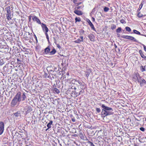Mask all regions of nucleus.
<instances>
[{"label":"nucleus","instance_id":"nucleus-53","mask_svg":"<svg viewBox=\"0 0 146 146\" xmlns=\"http://www.w3.org/2000/svg\"><path fill=\"white\" fill-rule=\"evenodd\" d=\"M102 1H104V0H107V1H109V0H101Z\"/></svg>","mask_w":146,"mask_h":146},{"label":"nucleus","instance_id":"nucleus-23","mask_svg":"<svg viewBox=\"0 0 146 146\" xmlns=\"http://www.w3.org/2000/svg\"><path fill=\"white\" fill-rule=\"evenodd\" d=\"M53 90L54 92H55L57 94H58L60 93V91L59 90L56 88H53Z\"/></svg>","mask_w":146,"mask_h":146},{"label":"nucleus","instance_id":"nucleus-27","mask_svg":"<svg viewBox=\"0 0 146 146\" xmlns=\"http://www.w3.org/2000/svg\"><path fill=\"white\" fill-rule=\"evenodd\" d=\"M143 5V4L142 3H141L139 5V7L137 9V11H140Z\"/></svg>","mask_w":146,"mask_h":146},{"label":"nucleus","instance_id":"nucleus-29","mask_svg":"<svg viewBox=\"0 0 146 146\" xmlns=\"http://www.w3.org/2000/svg\"><path fill=\"white\" fill-rule=\"evenodd\" d=\"M91 28L94 31H96V29L94 27V25L92 24V23L91 25H90Z\"/></svg>","mask_w":146,"mask_h":146},{"label":"nucleus","instance_id":"nucleus-4","mask_svg":"<svg viewBox=\"0 0 146 146\" xmlns=\"http://www.w3.org/2000/svg\"><path fill=\"white\" fill-rule=\"evenodd\" d=\"M5 9L7 11L6 15L7 19L9 21L10 20H11V19H12L11 15L12 10L9 7L6 8Z\"/></svg>","mask_w":146,"mask_h":146},{"label":"nucleus","instance_id":"nucleus-17","mask_svg":"<svg viewBox=\"0 0 146 146\" xmlns=\"http://www.w3.org/2000/svg\"><path fill=\"white\" fill-rule=\"evenodd\" d=\"M133 32L135 34H137V35H140L142 36H146L145 35H142V34L141 35V34L140 33V32H139V31H137L136 30L134 29L133 30Z\"/></svg>","mask_w":146,"mask_h":146},{"label":"nucleus","instance_id":"nucleus-44","mask_svg":"<svg viewBox=\"0 0 146 146\" xmlns=\"http://www.w3.org/2000/svg\"><path fill=\"white\" fill-rule=\"evenodd\" d=\"M80 32L82 34H83L84 33V30H81V31H80Z\"/></svg>","mask_w":146,"mask_h":146},{"label":"nucleus","instance_id":"nucleus-16","mask_svg":"<svg viewBox=\"0 0 146 146\" xmlns=\"http://www.w3.org/2000/svg\"><path fill=\"white\" fill-rule=\"evenodd\" d=\"M74 12L75 14L78 15H81L83 14V13L81 11H78L77 10H75Z\"/></svg>","mask_w":146,"mask_h":146},{"label":"nucleus","instance_id":"nucleus-35","mask_svg":"<svg viewBox=\"0 0 146 146\" xmlns=\"http://www.w3.org/2000/svg\"><path fill=\"white\" fill-rule=\"evenodd\" d=\"M88 143L89 144L90 146H95L94 145L92 142L89 141L88 142Z\"/></svg>","mask_w":146,"mask_h":146},{"label":"nucleus","instance_id":"nucleus-12","mask_svg":"<svg viewBox=\"0 0 146 146\" xmlns=\"http://www.w3.org/2000/svg\"><path fill=\"white\" fill-rule=\"evenodd\" d=\"M18 102H19L17 100L14 98L11 102V106L14 107L16 105Z\"/></svg>","mask_w":146,"mask_h":146},{"label":"nucleus","instance_id":"nucleus-15","mask_svg":"<svg viewBox=\"0 0 146 146\" xmlns=\"http://www.w3.org/2000/svg\"><path fill=\"white\" fill-rule=\"evenodd\" d=\"M139 53L140 54V56H141V57L143 59H144L146 61V56H145L143 52H142V51L141 50H139Z\"/></svg>","mask_w":146,"mask_h":146},{"label":"nucleus","instance_id":"nucleus-25","mask_svg":"<svg viewBox=\"0 0 146 146\" xmlns=\"http://www.w3.org/2000/svg\"><path fill=\"white\" fill-rule=\"evenodd\" d=\"M14 5H15V4L14 3H12L11 5H10V6H9V7L10 8V9L12 10L14 9Z\"/></svg>","mask_w":146,"mask_h":146},{"label":"nucleus","instance_id":"nucleus-34","mask_svg":"<svg viewBox=\"0 0 146 146\" xmlns=\"http://www.w3.org/2000/svg\"><path fill=\"white\" fill-rule=\"evenodd\" d=\"M25 93H23V94L22 95V101H24L25 100V99L26 98V96L25 94Z\"/></svg>","mask_w":146,"mask_h":146},{"label":"nucleus","instance_id":"nucleus-11","mask_svg":"<svg viewBox=\"0 0 146 146\" xmlns=\"http://www.w3.org/2000/svg\"><path fill=\"white\" fill-rule=\"evenodd\" d=\"M32 19L34 21L36 22L37 23L41 25L42 23L39 19L37 17L35 16H34L33 17Z\"/></svg>","mask_w":146,"mask_h":146},{"label":"nucleus","instance_id":"nucleus-1","mask_svg":"<svg viewBox=\"0 0 146 146\" xmlns=\"http://www.w3.org/2000/svg\"><path fill=\"white\" fill-rule=\"evenodd\" d=\"M102 107L103 108L102 110V113H101V115L102 117H105L108 115L113 114V113L112 112L113 109L111 108L106 106L104 104L102 105Z\"/></svg>","mask_w":146,"mask_h":146},{"label":"nucleus","instance_id":"nucleus-54","mask_svg":"<svg viewBox=\"0 0 146 146\" xmlns=\"http://www.w3.org/2000/svg\"><path fill=\"white\" fill-rule=\"evenodd\" d=\"M48 129H48V128L47 129H46V131H47V130H48Z\"/></svg>","mask_w":146,"mask_h":146},{"label":"nucleus","instance_id":"nucleus-24","mask_svg":"<svg viewBox=\"0 0 146 146\" xmlns=\"http://www.w3.org/2000/svg\"><path fill=\"white\" fill-rule=\"evenodd\" d=\"M121 31V27H118L116 30V32L117 33H119Z\"/></svg>","mask_w":146,"mask_h":146},{"label":"nucleus","instance_id":"nucleus-40","mask_svg":"<svg viewBox=\"0 0 146 146\" xmlns=\"http://www.w3.org/2000/svg\"><path fill=\"white\" fill-rule=\"evenodd\" d=\"M32 17V15H30L29 16V22H31V19Z\"/></svg>","mask_w":146,"mask_h":146},{"label":"nucleus","instance_id":"nucleus-36","mask_svg":"<svg viewBox=\"0 0 146 146\" xmlns=\"http://www.w3.org/2000/svg\"><path fill=\"white\" fill-rule=\"evenodd\" d=\"M116 28V26L115 25H112L111 27V29L112 30H114Z\"/></svg>","mask_w":146,"mask_h":146},{"label":"nucleus","instance_id":"nucleus-52","mask_svg":"<svg viewBox=\"0 0 146 146\" xmlns=\"http://www.w3.org/2000/svg\"><path fill=\"white\" fill-rule=\"evenodd\" d=\"M92 19H93V20L94 21V17H92Z\"/></svg>","mask_w":146,"mask_h":146},{"label":"nucleus","instance_id":"nucleus-21","mask_svg":"<svg viewBox=\"0 0 146 146\" xmlns=\"http://www.w3.org/2000/svg\"><path fill=\"white\" fill-rule=\"evenodd\" d=\"M145 67V66H143L141 65L140 66V70H141L142 72H145V71H146Z\"/></svg>","mask_w":146,"mask_h":146},{"label":"nucleus","instance_id":"nucleus-3","mask_svg":"<svg viewBox=\"0 0 146 146\" xmlns=\"http://www.w3.org/2000/svg\"><path fill=\"white\" fill-rule=\"evenodd\" d=\"M78 80H76L75 79H73L70 82V84H71V88L72 89L76 90L77 89L75 85L76 86H78L77 82L78 83Z\"/></svg>","mask_w":146,"mask_h":146},{"label":"nucleus","instance_id":"nucleus-5","mask_svg":"<svg viewBox=\"0 0 146 146\" xmlns=\"http://www.w3.org/2000/svg\"><path fill=\"white\" fill-rule=\"evenodd\" d=\"M78 83L79 84L78 87L80 86V88L83 90H84L87 88L86 84L83 82H81L79 80L78 81Z\"/></svg>","mask_w":146,"mask_h":146},{"label":"nucleus","instance_id":"nucleus-10","mask_svg":"<svg viewBox=\"0 0 146 146\" xmlns=\"http://www.w3.org/2000/svg\"><path fill=\"white\" fill-rule=\"evenodd\" d=\"M4 123L2 121H0V135L3 132L4 129Z\"/></svg>","mask_w":146,"mask_h":146},{"label":"nucleus","instance_id":"nucleus-42","mask_svg":"<svg viewBox=\"0 0 146 146\" xmlns=\"http://www.w3.org/2000/svg\"><path fill=\"white\" fill-rule=\"evenodd\" d=\"M140 130L143 131H145V129L143 127H141L140 128Z\"/></svg>","mask_w":146,"mask_h":146},{"label":"nucleus","instance_id":"nucleus-20","mask_svg":"<svg viewBox=\"0 0 146 146\" xmlns=\"http://www.w3.org/2000/svg\"><path fill=\"white\" fill-rule=\"evenodd\" d=\"M56 50L55 49V48H53L52 50H51L50 52V53H49V54L50 55H53L56 53Z\"/></svg>","mask_w":146,"mask_h":146},{"label":"nucleus","instance_id":"nucleus-46","mask_svg":"<svg viewBox=\"0 0 146 146\" xmlns=\"http://www.w3.org/2000/svg\"><path fill=\"white\" fill-rule=\"evenodd\" d=\"M57 47L59 49H60L61 48V46H60V45L59 44H58L57 45Z\"/></svg>","mask_w":146,"mask_h":146},{"label":"nucleus","instance_id":"nucleus-30","mask_svg":"<svg viewBox=\"0 0 146 146\" xmlns=\"http://www.w3.org/2000/svg\"><path fill=\"white\" fill-rule=\"evenodd\" d=\"M84 6L83 5L82 6H78L77 7H75V10H78L80 9H82L83 8Z\"/></svg>","mask_w":146,"mask_h":146},{"label":"nucleus","instance_id":"nucleus-6","mask_svg":"<svg viewBox=\"0 0 146 146\" xmlns=\"http://www.w3.org/2000/svg\"><path fill=\"white\" fill-rule=\"evenodd\" d=\"M140 76L138 73H134L132 76V80L135 82H136L137 81Z\"/></svg>","mask_w":146,"mask_h":146},{"label":"nucleus","instance_id":"nucleus-9","mask_svg":"<svg viewBox=\"0 0 146 146\" xmlns=\"http://www.w3.org/2000/svg\"><path fill=\"white\" fill-rule=\"evenodd\" d=\"M21 92H19L17 93L14 98L17 100L19 102H20L21 101Z\"/></svg>","mask_w":146,"mask_h":146},{"label":"nucleus","instance_id":"nucleus-32","mask_svg":"<svg viewBox=\"0 0 146 146\" xmlns=\"http://www.w3.org/2000/svg\"><path fill=\"white\" fill-rule=\"evenodd\" d=\"M120 22L122 24L125 23H126L124 19H121L120 20Z\"/></svg>","mask_w":146,"mask_h":146},{"label":"nucleus","instance_id":"nucleus-51","mask_svg":"<svg viewBox=\"0 0 146 146\" xmlns=\"http://www.w3.org/2000/svg\"><path fill=\"white\" fill-rule=\"evenodd\" d=\"M76 136H77V135L76 134H75L74 135V136H75V137H76Z\"/></svg>","mask_w":146,"mask_h":146},{"label":"nucleus","instance_id":"nucleus-39","mask_svg":"<svg viewBox=\"0 0 146 146\" xmlns=\"http://www.w3.org/2000/svg\"><path fill=\"white\" fill-rule=\"evenodd\" d=\"M87 22L88 23V24H89V25L92 24V22H91V21H90V20L89 19H88L87 20Z\"/></svg>","mask_w":146,"mask_h":146},{"label":"nucleus","instance_id":"nucleus-14","mask_svg":"<svg viewBox=\"0 0 146 146\" xmlns=\"http://www.w3.org/2000/svg\"><path fill=\"white\" fill-rule=\"evenodd\" d=\"M80 38L81 39H78L76 40H75L74 42L77 43H80L81 42H83V36H80Z\"/></svg>","mask_w":146,"mask_h":146},{"label":"nucleus","instance_id":"nucleus-28","mask_svg":"<svg viewBox=\"0 0 146 146\" xmlns=\"http://www.w3.org/2000/svg\"><path fill=\"white\" fill-rule=\"evenodd\" d=\"M125 29L128 32H131V28L129 27H125Z\"/></svg>","mask_w":146,"mask_h":146},{"label":"nucleus","instance_id":"nucleus-37","mask_svg":"<svg viewBox=\"0 0 146 146\" xmlns=\"http://www.w3.org/2000/svg\"><path fill=\"white\" fill-rule=\"evenodd\" d=\"M96 110L97 111V112L98 113H100L101 111V109L100 108H96Z\"/></svg>","mask_w":146,"mask_h":146},{"label":"nucleus","instance_id":"nucleus-45","mask_svg":"<svg viewBox=\"0 0 146 146\" xmlns=\"http://www.w3.org/2000/svg\"><path fill=\"white\" fill-rule=\"evenodd\" d=\"M82 3V2H78V3H77L75 5L76 6H78V5H79L81 4Z\"/></svg>","mask_w":146,"mask_h":146},{"label":"nucleus","instance_id":"nucleus-41","mask_svg":"<svg viewBox=\"0 0 146 146\" xmlns=\"http://www.w3.org/2000/svg\"><path fill=\"white\" fill-rule=\"evenodd\" d=\"M143 49L146 52V46L144 45V44H143Z\"/></svg>","mask_w":146,"mask_h":146},{"label":"nucleus","instance_id":"nucleus-31","mask_svg":"<svg viewBox=\"0 0 146 146\" xmlns=\"http://www.w3.org/2000/svg\"><path fill=\"white\" fill-rule=\"evenodd\" d=\"M137 16L139 17V18H140V17H142L143 15V14H141V12H139L138 13V14H137Z\"/></svg>","mask_w":146,"mask_h":146},{"label":"nucleus","instance_id":"nucleus-48","mask_svg":"<svg viewBox=\"0 0 146 146\" xmlns=\"http://www.w3.org/2000/svg\"><path fill=\"white\" fill-rule=\"evenodd\" d=\"M35 39L36 40V41H37V37L35 35Z\"/></svg>","mask_w":146,"mask_h":146},{"label":"nucleus","instance_id":"nucleus-47","mask_svg":"<svg viewBox=\"0 0 146 146\" xmlns=\"http://www.w3.org/2000/svg\"><path fill=\"white\" fill-rule=\"evenodd\" d=\"M72 120L73 122H74L76 121L74 117L72 119Z\"/></svg>","mask_w":146,"mask_h":146},{"label":"nucleus","instance_id":"nucleus-55","mask_svg":"<svg viewBox=\"0 0 146 146\" xmlns=\"http://www.w3.org/2000/svg\"><path fill=\"white\" fill-rule=\"evenodd\" d=\"M144 16H146V15H144Z\"/></svg>","mask_w":146,"mask_h":146},{"label":"nucleus","instance_id":"nucleus-56","mask_svg":"<svg viewBox=\"0 0 146 146\" xmlns=\"http://www.w3.org/2000/svg\"><path fill=\"white\" fill-rule=\"evenodd\" d=\"M126 146V145H125V146Z\"/></svg>","mask_w":146,"mask_h":146},{"label":"nucleus","instance_id":"nucleus-18","mask_svg":"<svg viewBox=\"0 0 146 146\" xmlns=\"http://www.w3.org/2000/svg\"><path fill=\"white\" fill-rule=\"evenodd\" d=\"M52 121H50V122H49V123H48L47 125V126L48 127V129H49L51 128V125H52Z\"/></svg>","mask_w":146,"mask_h":146},{"label":"nucleus","instance_id":"nucleus-33","mask_svg":"<svg viewBox=\"0 0 146 146\" xmlns=\"http://www.w3.org/2000/svg\"><path fill=\"white\" fill-rule=\"evenodd\" d=\"M109 10V8L108 7H105L104 9V11L107 12H108Z\"/></svg>","mask_w":146,"mask_h":146},{"label":"nucleus","instance_id":"nucleus-2","mask_svg":"<svg viewBox=\"0 0 146 146\" xmlns=\"http://www.w3.org/2000/svg\"><path fill=\"white\" fill-rule=\"evenodd\" d=\"M41 25L42 31L44 33L48 41H49V38L48 34V32L49 29H48V27L46 26V24L43 23H42L41 24Z\"/></svg>","mask_w":146,"mask_h":146},{"label":"nucleus","instance_id":"nucleus-22","mask_svg":"<svg viewBox=\"0 0 146 146\" xmlns=\"http://www.w3.org/2000/svg\"><path fill=\"white\" fill-rule=\"evenodd\" d=\"M27 110L26 111V114L28 113H29L30 112L32 111V109L31 107H28L26 109Z\"/></svg>","mask_w":146,"mask_h":146},{"label":"nucleus","instance_id":"nucleus-13","mask_svg":"<svg viewBox=\"0 0 146 146\" xmlns=\"http://www.w3.org/2000/svg\"><path fill=\"white\" fill-rule=\"evenodd\" d=\"M88 37L91 41L94 42L95 41V38L93 34H91L89 35Z\"/></svg>","mask_w":146,"mask_h":146},{"label":"nucleus","instance_id":"nucleus-50","mask_svg":"<svg viewBox=\"0 0 146 146\" xmlns=\"http://www.w3.org/2000/svg\"><path fill=\"white\" fill-rule=\"evenodd\" d=\"M134 146H139L137 144H134Z\"/></svg>","mask_w":146,"mask_h":146},{"label":"nucleus","instance_id":"nucleus-38","mask_svg":"<svg viewBox=\"0 0 146 146\" xmlns=\"http://www.w3.org/2000/svg\"><path fill=\"white\" fill-rule=\"evenodd\" d=\"M20 115V113H19L17 112L15 113L14 114V115L16 117H18L19 116V115Z\"/></svg>","mask_w":146,"mask_h":146},{"label":"nucleus","instance_id":"nucleus-8","mask_svg":"<svg viewBox=\"0 0 146 146\" xmlns=\"http://www.w3.org/2000/svg\"><path fill=\"white\" fill-rule=\"evenodd\" d=\"M121 37L126 39H129L131 40H133L134 41H136V39L133 37L128 36V35H123L121 36Z\"/></svg>","mask_w":146,"mask_h":146},{"label":"nucleus","instance_id":"nucleus-26","mask_svg":"<svg viewBox=\"0 0 146 146\" xmlns=\"http://www.w3.org/2000/svg\"><path fill=\"white\" fill-rule=\"evenodd\" d=\"M75 23H76L77 22H79L81 21V19L80 17H76L75 19Z\"/></svg>","mask_w":146,"mask_h":146},{"label":"nucleus","instance_id":"nucleus-43","mask_svg":"<svg viewBox=\"0 0 146 146\" xmlns=\"http://www.w3.org/2000/svg\"><path fill=\"white\" fill-rule=\"evenodd\" d=\"M78 0H73V3L75 4H76L78 1Z\"/></svg>","mask_w":146,"mask_h":146},{"label":"nucleus","instance_id":"nucleus-7","mask_svg":"<svg viewBox=\"0 0 146 146\" xmlns=\"http://www.w3.org/2000/svg\"><path fill=\"white\" fill-rule=\"evenodd\" d=\"M137 82L140 83V86L141 87L142 86L145 84H146L145 80L143 78H142L141 76L139 78Z\"/></svg>","mask_w":146,"mask_h":146},{"label":"nucleus","instance_id":"nucleus-19","mask_svg":"<svg viewBox=\"0 0 146 146\" xmlns=\"http://www.w3.org/2000/svg\"><path fill=\"white\" fill-rule=\"evenodd\" d=\"M50 50V46H49L44 49V52L46 54H47L48 53H49Z\"/></svg>","mask_w":146,"mask_h":146},{"label":"nucleus","instance_id":"nucleus-49","mask_svg":"<svg viewBox=\"0 0 146 146\" xmlns=\"http://www.w3.org/2000/svg\"><path fill=\"white\" fill-rule=\"evenodd\" d=\"M45 77H47V74L46 73H45Z\"/></svg>","mask_w":146,"mask_h":146}]
</instances>
